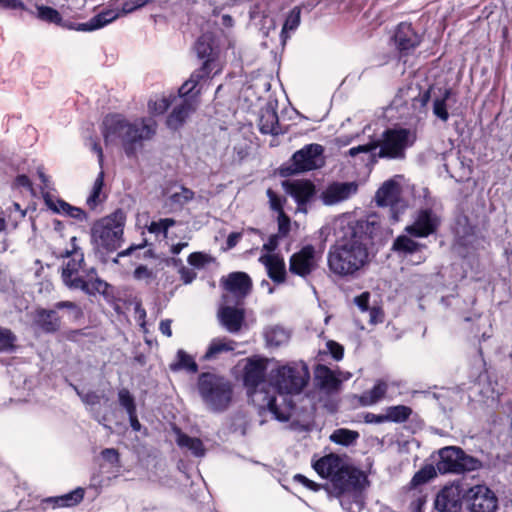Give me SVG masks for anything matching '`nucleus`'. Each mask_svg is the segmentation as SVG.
Returning <instances> with one entry per match:
<instances>
[{
    "instance_id": "nucleus-11",
    "label": "nucleus",
    "mask_w": 512,
    "mask_h": 512,
    "mask_svg": "<svg viewBox=\"0 0 512 512\" xmlns=\"http://www.w3.org/2000/svg\"><path fill=\"white\" fill-rule=\"evenodd\" d=\"M151 0H127L124 2L122 8L118 9H107L102 11L101 13L92 17L88 22L79 23L77 25H71L70 29H75L77 31L90 32L112 23L114 20L119 18L122 15H126L131 13L146 4H148Z\"/></svg>"
},
{
    "instance_id": "nucleus-28",
    "label": "nucleus",
    "mask_w": 512,
    "mask_h": 512,
    "mask_svg": "<svg viewBox=\"0 0 512 512\" xmlns=\"http://www.w3.org/2000/svg\"><path fill=\"white\" fill-rule=\"evenodd\" d=\"M264 337L267 345L279 347L288 343L290 339V332L282 326L270 325L265 328Z\"/></svg>"
},
{
    "instance_id": "nucleus-3",
    "label": "nucleus",
    "mask_w": 512,
    "mask_h": 512,
    "mask_svg": "<svg viewBox=\"0 0 512 512\" xmlns=\"http://www.w3.org/2000/svg\"><path fill=\"white\" fill-rule=\"evenodd\" d=\"M267 364L268 361L264 358L246 359L243 379L248 395L259 409L269 410L279 421H289L294 408L291 403L287 404L284 409L278 407L277 398L271 394L269 380L265 379Z\"/></svg>"
},
{
    "instance_id": "nucleus-27",
    "label": "nucleus",
    "mask_w": 512,
    "mask_h": 512,
    "mask_svg": "<svg viewBox=\"0 0 512 512\" xmlns=\"http://www.w3.org/2000/svg\"><path fill=\"white\" fill-rule=\"evenodd\" d=\"M175 434V441L180 448L190 451L196 457H203L205 455V448L199 438L190 437L179 429H175Z\"/></svg>"
},
{
    "instance_id": "nucleus-6",
    "label": "nucleus",
    "mask_w": 512,
    "mask_h": 512,
    "mask_svg": "<svg viewBox=\"0 0 512 512\" xmlns=\"http://www.w3.org/2000/svg\"><path fill=\"white\" fill-rule=\"evenodd\" d=\"M124 215L115 212L95 221L90 228V243L95 253L102 256L115 251L121 245Z\"/></svg>"
},
{
    "instance_id": "nucleus-31",
    "label": "nucleus",
    "mask_w": 512,
    "mask_h": 512,
    "mask_svg": "<svg viewBox=\"0 0 512 512\" xmlns=\"http://www.w3.org/2000/svg\"><path fill=\"white\" fill-rule=\"evenodd\" d=\"M206 75H208V72L202 70H198L192 73L190 78L179 88V95L176 99L182 100L184 98L193 97L194 100H197L199 90L195 92L194 90L196 89L199 81Z\"/></svg>"
},
{
    "instance_id": "nucleus-12",
    "label": "nucleus",
    "mask_w": 512,
    "mask_h": 512,
    "mask_svg": "<svg viewBox=\"0 0 512 512\" xmlns=\"http://www.w3.org/2000/svg\"><path fill=\"white\" fill-rule=\"evenodd\" d=\"M324 148L320 144L305 145L296 151L291 158L290 173H302L318 169L324 165Z\"/></svg>"
},
{
    "instance_id": "nucleus-44",
    "label": "nucleus",
    "mask_w": 512,
    "mask_h": 512,
    "mask_svg": "<svg viewBox=\"0 0 512 512\" xmlns=\"http://www.w3.org/2000/svg\"><path fill=\"white\" fill-rule=\"evenodd\" d=\"M83 497L84 490L82 488H77L70 493L54 498V502L59 507H71L80 503Z\"/></svg>"
},
{
    "instance_id": "nucleus-18",
    "label": "nucleus",
    "mask_w": 512,
    "mask_h": 512,
    "mask_svg": "<svg viewBox=\"0 0 512 512\" xmlns=\"http://www.w3.org/2000/svg\"><path fill=\"white\" fill-rule=\"evenodd\" d=\"M345 157L354 166H373L380 159L377 155V143L374 140L350 148L345 153Z\"/></svg>"
},
{
    "instance_id": "nucleus-36",
    "label": "nucleus",
    "mask_w": 512,
    "mask_h": 512,
    "mask_svg": "<svg viewBox=\"0 0 512 512\" xmlns=\"http://www.w3.org/2000/svg\"><path fill=\"white\" fill-rule=\"evenodd\" d=\"M424 246L417 243L407 235L398 236L393 243V250L403 255H412L420 251Z\"/></svg>"
},
{
    "instance_id": "nucleus-32",
    "label": "nucleus",
    "mask_w": 512,
    "mask_h": 512,
    "mask_svg": "<svg viewBox=\"0 0 512 512\" xmlns=\"http://www.w3.org/2000/svg\"><path fill=\"white\" fill-rule=\"evenodd\" d=\"M259 129L263 134H278V115L271 108L263 109L259 119Z\"/></svg>"
},
{
    "instance_id": "nucleus-63",
    "label": "nucleus",
    "mask_w": 512,
    "mask_h": 512,
    "mask_svg": "<svg viewBox=\"0 0 512 512\" xmlns=\"http://www.w3.org/2000/svg\"><path fill=\"white\" fill-rule=\"evenodd\" d=\"M134 311H135L136 320L140 323V325L142 327H144V325H145V318H146V311L142 307L141 303H136L135 304Z\"/></svg>"
},
{
    "instance_id": "nucleus-30",
    "label": "nucleus",
    "mask_w": 512,
    "mask_h": 512,
    "mask_svg": "<svg viewBox=\"0 0 512 512\" xmlns=\"http://www.w3.org/2000/svg\"><path fill=\"white\" fill-rule=\"evenodd\" d=\"M34 319L35 323L46 332H54L59 328V319L54 310L39 309Z\"/></svg>"
},
{
    "instance_id": "nucleus-57",
    "label": "nucleus",
    "mask_w": 512,
    "mask_h": 512,
    "mask_svg": "<svg viewBox=\"0 0 512 512\" xmlns=\"http://www.w3.org/2000/svg\"><path fill=\"white\" fill-rule=\"evenodd\" d=\"M267 196L269 198V203H270V206L271 208L280 213V211H283V208H282V200L280 197H278L274 191H272L271 189H268L267 190Z\"/></svg>"
},
{
    "instance_id": "nucleus-41",
    "label": "nucleus",
    "mask_w": 512,
    "mask_h": 512,
    "mask_svg": "<svg viewBox=\"0 0 512 512\" xmlns=\"http://www.w3.org/2000/svg\"><path fill=\"white\" fill-rule=\"evenodd\" d=\"M194 197L193 191L190 189L181 187L179 191L174 192L169 196L167 199V205L171 209H179L186 203H188L190 200H192Z\"/></svg>"
},
{
    "instance_id": "nucleus-55",
    "label": "nucleus",
    "mask_w": 512,
    "mask_h": 512,
    "mask_svg": "<svg viewBox=\"0 0 512 512\" xmlns=\"http://www.w3.org/2000/svg\"><path fill=\"white\" fill-rule=\"evenodd\" d=\"M76 391L86 405L94 406L100 403L101 396L99 394L95 392H88L83 394L77 389Z\"/></svg>"
},
{
    "instance_id": "nucleus-23",
    "label": "nucleus",
    "mask_w": 512,
    "mask_h": 512,
    "mask_svg": "<svg viewBox=\"0 0 512 512\" xmlns=\"http://www.w3.org/2000/svg\"><path fill=\"white\" fill-rule=\"evenodd\" d=\"M395 44L401 52L408 53L415 49L420 43L419 35L412 29L408 23L398 25L394 35Z\"/></svg>"
},
{
    "instance_id": "nucleus-59",
    "label": "nucleus",
    "mask_w": 512,
    "mask_h": 512,
    "mask_svg": "<svg viewBox=\"0 0 512 512\" xmlns=\"http://www.w3.org/2000/svg\"><path fill=\"white\" fill-rule=\"evenodd\" d=\"M294 480L298 483H301L303 484L305 487L311 489V490H314V491H317L319 489V485L316 484L315 482L309 480L307 477H305L304 475H301V474H296L294 476Z\"/></svg>"
},
{
    "instance_id": "nucleus-46",
    "label": "nucleus",
    "mask_w": 512,
    "mask_h": 512,
    "mask_svg": "<svg viewBox=\"0 0 512 512\" xmlns=\"http://www.w3.org/2000/svg\"><path fill=\"white\" fill-rule=\"evenodd\" d=\"M36 10L37 17L40 20L55 24H61L62 17L56 9L49 6L37 5Z\"/></svg>"
},
{
    "instance_id": "nucleus-43",
    "label": "nucleus",
    "mask_w": 512,
    "mask_h": 512,
    "mask_svg": "<svg viewBox=\"0 0 512 512\" xmlns=\"http://www.w3.org/2000/svg\"><path fill=\"white\" fill-rule=\"evenodd\" d=\"M359 437V433L357 431L340 428L336 429L331 435L330 440L334 443L349 446L356 441Z\"/></svg>"
},
{
    "instance_id": "nucleus-50",
    "label": "nucleus",
    "mask_w": 512,
    "mask_h": 512,
    "mask_svg": "<svg viewBox=\"0 0 512 512\" xmlns=\"http://www.w3.org/2000/svg\"><path fill=\"white\" fill-rule=\"evenodd\" d=\"M118 398L119 403L125 408L127 414H132V412L136 411L134 398L127 389H121L118 392Z\"/></svg>"
},
{
    "instance_id": "nucleus-35",
    "label": "nucleus",
    "mask_w": 512,
    "mask_h": 512,
    "mask_svg": "<svg viewBox=\"0 0 512 512\" xmlns=\"http://www.w3.org/2000/svg\"><path fill=\"white\" fill-rule=\"evenodd\" d=\"M195 50H196V53L199 56V58H201V59L206 58V61L204 62L203 67L200 70L209 73V70L212 69V67L213 68L216 67L215 60L211 57L212 53H213V49L210 45L208 38H206V37L199 38L195 45Z\"/></svg>"
},
{
    "instance_id": "nucleus-2",
    "label": "nucleus",
    "mask_w": 512,
    "mask_h": 512,
    "mask_svg": "<svg viewBox=\"0 0 512 512\" xmlns=\"http://www.w3.org/2000/svg\"><path fill=\"white\" fill-rule=\"evenodd\" d=\"M102 133L107 146L119 145L128 157H135L155 135L156 123L151 118L110 114L103 120Z\"/></svg>"
},
{
    "instance_id": "nucleus-33",
    "label": "nucleus",
    "mask_w": 512,
    "mask_h": 512,
    "mask_svg": "<svg viewBox=\"0 0 512 512\" xmlns=\"http://www.w3.org/2000/svg\"><path fill=\"white\" fill-rule=\"evenodd\" d=\"M48 205L55 212L65 214L79 221H86L88 218L84 210L79 207L71 206L63 200L48 201Z\"/></svg>"
},
{
    "instance_id": "nucleus-49",
    "label": "nucleus",
    "mask_w": 512,
    "mask_h": 512,
    "mask_svg": "<svg viewBox=\"0 0 512 512\" xmlns=\"http://www.w3.org/2000/svg\"><path fill=\"white\" fill-rule=\"evenodd\" d=\"M169 104L170 103L166 97H157L149 101L148 109L151 114L160 115L168 109Z\"/></svg>"
},
{
    "instance_id": "nucleus-42",
    "label": "nucleus",
    "mask_w": 512,
    "mask_h": 512,
    "mask_svg": "<svg viewBox=\"0 0 512 512\" xmlns=\"http://www.w3.org/2000/svg\"><path fill=\"white\" fill-rule=\"evenodd\" d=\"M450 94V89H444L442 94L433 101V114L443 122L449 119L446 101L449 99Z\"/></svg>"
},
{
    "instance_id": "nucleus-7",
    "label": "nucleus",
    "mask_w": 512,
    "mask_h": 512,
    "mask_svg": "<svg viewBox=\"0 0 512 512\" xmlns=\"http://www.w3.org/2000/svg\"><path fill=\"white\" fill-rule=\"evenodd\" d=\"M198 390L205 405L212 411L225 410L232 400V386L223 377L203 373L198 379Z\"/></svg>"
},
{
    "instance_id": "nucleus-19",
    "label": "nucleus",
    "mask_w": 512,
    "mask_h": 512,
    "mask_svg": "<svg viewBox=\"0 0 512 512\" xmlns=\"http://www.w3.org/2000/svg\"><path fill=\"white\" fill-rule=\"evenodd\" d=\"M357 190L356 182H334L323 190L321 199L325 205H334L349 199Z\"/></svg>"
},
{
    "instance_id": "nucleus-14",
    "label": "nucleus",
    "mask_w": 512,
    "mask_h": 512,
    "mask_svg": "<svg viewBox=\"0 0 512 512\" xmlns=\"http://www.w3.org/2000/svg\"><path fill=\"white\" fill-rule=\"evenodd\" d=\"M464 500L468 503L471 512H495L497 508V498L484 485H476L468 489L464 493Z\"/></svg>"
},
{
    "instance_id": "nucleus-4",
    "label": "nucleus",
    "mask_w": 512,
    "mask_h": 512,
    "mask_svg": "<svg viewBox=\"0 0 512 512\" xmlns=\"http://www.w3.org/2000/svg\"><path fill=\"white\" fill-rule=\"evenodd\" d=\"M71 249L62 254L68 260L62 265L61 278L65 286L73 290H81L88 295L106 294L108 283L100 279L93 268L86 269L84 254L77 245V237L70 240Z\"/></svg>"
},
{
    "instance_id": "nucleus-25",
    "label": "nucleus",
    "mask_w": 512,
    "mask_h": 512,
    "mask_svg": "<svg viewBox=\"0 0 512 512\" xmlns=\"http://www.w3.org/2000/svg\"><path fill=\"white\" fill-rule=\"evenodd\" d=\"M286 191L291 194L299 204L306 203L314 194V185L307 180H297L285 183Z\"/></svg>"
},
{
    "instance_id": "nucleus-54",
    "label": "nucleus",
    "mask_w": 512,
    "mask_h": 512,
    "mask_svg": "<svg viewBox=\"0 0 512 512\" xmlns=\"http://www.w3.org/2000/svg\"><path fill=\"white\" fill-rule=\"evenodd\" d=\"M133 276L136 280L148 283L152 279L153 274L146 266L141 265L135 269Z\"/></svg>"
},
{
    "instance_id": "nucleus-8",
    "label": "nucleus",
    "mask_w": 512,
    "mask_h": 512,
    "mask_svg": "<svg viewBox=\"0 0 512 512\" xmlns=\"http://www.w3.org/2000/svg\"><path fill=\"white\" fill-rule=\"evenodd\" d=\"M373 140L377 143L379 158L403 159L406 149L415 142L416 134L410 129L394 128L385 130L380 138Z\"/></svg>"
},
{
    "instance_id": "nucleus-52",
    "label": "nucleus",
    "mask_w": 512,
    "mask_h": 512,
    "mask_svg": "<svg viewBox=\"0 0 512 512\" xmlns=\"http://www.w3.org/2000/svg\"><path fill=\"white\" fill-rule=\"evenodd\" d=\"M430 99V91H424L423 93H419L418 96L413 98V106L415 109L418 110V113L424 112V108L426 107L427 103Z\"/></svg>"
},
{
    "instance_id": "nucleus-60",
    "label": "nucleus",
    "mask_w": 512,
    "mask_h": 512,
    "mask_svg": "<svg viewBox=\"0 0 512 512\" xmlns=\"http://www.w3.org/2000/svg\"><path fill=\"white\" fill-rule=\"evenodd\" d=\"M364 420L366 423H374V424H381L384 422H387L386 415L385 414H374V413H367L364 416Z\"/></svg>"
},
{
    "instance_id": "nucleus-13",
    "label": "nucleus",
    "mask_w": 512,
    "mask_h": 512,
    "mask_svg": "<svg viewBox=\"0 0 512 512\" xmlns=\"http://www.w3.org/2000/svg\"><path fill=\"white\" fill-rule=\"evenodd\" d=\"M401 186L396 179L385 181L378 189L375 200L379 206H389L391 217L398 221L399 215L406 209L407 205L400 199Z\"/></svg>"
},
{
    "instance_id": "nucleus-53",
    "label": "nucleus",
    "mask_w": 512,
    "mask_h": 512,
    "mask_svg": "<svg viewBox=\"0 0 512 512\" xmlns=\"http://www.w3.org/2000/svg\"><path fill=\"white\" fill-rule=\"evenodd\" d=\"M208 256L206 254H203L201 252H194L189 255L188 257V263L195 267H202L205 265V263L208 262Z\"/></svg>"
},
{
    "instance_id": "nucleus-51",
    "label": "nucleus",
    "mask_w": 512,
    "mask_h": 512,
    "mask_svg": "<svg viewBox=\"0 0 512 512\" xmlns=\"http://www.w3.org/2000/svg\"><path fill=\"white\" fill-rule=\"evenodd\" d=\"M55 307L57 309H67L69 312V315L73 317L74 319H78L82 317L83 313L81 308L72 301H61L56 303Z\"/></svg>"
},
{
    "instance_id": "nucleus-39",
    "label": "nucleus",
    "mask_w": 512,
    "mask_h": 512,
    "mask_svg": "<svg viewBox=\"0 0 512 512\" xmlns=\"http://www.w3.org/2000/svg\"><path fill=\"white\" fill-rule=\"evenodd\" d=\"M104 186V173L101 171L96 177L90 195L88 196L86 203L90 208H95L98 204L102 203L106 197L103 192Z\"/></svg>"
},
{
    "instance_id": "nucleus-56",
    "label": "nucleus",
    "mask_w": 512,
    "mask_h": 512,
    "mask_svg": "<svg viewBox=\"0 0 512 512\" xmlns=\"http://www.w3.org/2000/svg\"><path fill=\"white\" fill-rule=\"evenodd\" d=\"M277 220H278L279 233L282 236L287 235V233L289 232V227H290V219H289V217L286 216L283 211H280V213H278V219Z\"/></svg>"
},
{
    "instance_id": "nucleus-45",
    "label": "nucleus",
    "mask_w": 512,
    "mask_h": 512,
    "mask_svg": "<svg viewBox=\"0 0 512 512\" xmlns=\"http://www.w3.org/2000/svg\"><path fill=\"white\" fill-rule=\"evenodd\" d=\"M412 410L405 405L391 406L386 409L387 422H404L411 415Z\"/></svg>"
},
{
    "instance_id": "nucleus-5",
    "label": "nucleus",
    "mask_w": 512,
    "mask_h": 512,
    "mask_svg": "<svg viewBox=\"0 0 512 512\" xmlns=\"http://www.w3.org/2000/svg\"><path fill=\"white\" fill-rule=\"evenodd\" d=\"M309 379L307 367L302 363L283 365L270 371L269 384L271 394L277 398V405L280 409L291 403L294 408L290 420L297 415V409L292 397L301 393Z\"/></svg>"
},
{
    "instance_id": "nucleus-64",
    "label": "nucleus",
    "mask_w": 512,
    "mask_h": 512,
    "mask_svg": "<svg viewBox=\"0 0 512 512\" xmlns=\"http://www.w3.org/2000/svg\"><path fill=\"white\" fill-rule=\"evenodd\" d=\"M277 245H278V236L272 235L269 238V241L263 245V249L268 252L267 254H272L271 252L276 249Z\"/></svg>"
},
{
    "instance_id": "nucleus-17",
    "label": "nucleus",
    "mask_w": 512,
    "mask_h": 512,
    "mask_svg": "<svg viewBox=\"0 0 512 512\" xmlns=\"http://www.w3.org/2000/svg\"><path fill=\"white\" fill-rule=\"evenodd\" d=\"M462 500H464V494L461 487L452 484L439 491L434 506L440 512H457Z\"/></svg>"
},
{
    "instance_id": "nucleus-40",
    "label": "nucleus",
    "mask_w": 512,
    "mask_h": 512,
    "mask_svg": "<svg viewBox=\"0 0 512 512\" xmlns=\"http://www.w3.org/2000/svg\"><path fill=\"white\" fill-rule=\"evenodd\" d=\"M301 10L298 7H294L286 17L284 25L281 31V37L283 42L289 38V34L297 29L300 24Z\"/></svg>"
},
{
    "instance_id": "nucleus-20",
    "label": "nucleus",
    "mask_w": 512,
    "mask_h": 512,
    "mask_svg": "<svg viewBox=\"0 0 512 512\" xmlns=\"http://www.w3.org/2000/svg\"><path fill=\"white\" fill-rule=\"evenodd\" d=\"M198 105V101L193 97L184 98L182 100L176 99L175 106L167 118V126L170 129H179L186 119L193 113Z\"/></svg>"
},
{
    "instance_id": "nucleus-58",
    "label": "nucleus",
    "mask_w": 512,
    "mask_h": 512,
    "mask_svg": "<svg viewBox=\"0 0 512 512\" xmlns=\"http://www.w3.org/2000/svg\"><path fill=\"white\" fill-rule=\"evenodd\" d=\"M327 348L334 359H336V360L342 359L344 349L340 344H338L334 341H328Z\"/></svg>"
},
{
    "instance_id": "nucleus-15",
    "label": "nucleus",
    "mask_w": 512,
    "mask_h": 512,
    "mask_svg": "<svg viewBox=\"0 0 512 512\" xmlns=\"http://www.w3.org/2000/svg\"><path fill=\"white\" fill-rule=\"evenodd\" d=\"M318 266V256L315 248L311 245L303 247L300 251L290 257L289 270L291 273L306 277Z\"/></svg>"
},
{
    "instance_id": "nucleus-1",
    "label": "nucleus",
    "mask_w": 512,
    "mask_h": 512,
    "mask_svg": "<svg viewBox=\"0 0 512 512\" xmlns=\"http://www.w3.org/2000/svg\"><path fill=\"white\" fill-rule=\"evenodd\" d=\"M379 224L375 216L357 225H347L328 253L330 270L340 276L352 275L368 262L367 242L377 233Z\"/></svg>"
},
{
    "instance_id": "nucleus-21",
    "label": "nucleus",
    "mask_w": 512,
    "mask_h": 512,
    "mask_svg": "<svg viewBox=\"0 0 512 512\" xmlns=\"http://www.w3.org/2000/svg\"><path fill=\"white\" fill-rule=\"evenodd\" d=\"M349 484L347 489H336L331 493L339 498L342 508L347 512H360L363 508L361 493L356 488L354 479Z\"/></svg>"
},
{
    "instance_id": "nucleus-38",
    "label": "nucleus",
    "mask_w": 512,
    "mask_h": 512,
    "mask_svg": "<svg viewBox=\"0 0 512 512\" xmlns=\"http://www.w3.org/2000/svg\"><path fill=\"white\" fill-rule=\"evenodd\" d=\"M388 385L385 381H378L374 387L362 394L360 400L365 406H370L380 401L387 392Z\"/></svg>"
},
{
    "instance_id": "nucleus-10",
    "label": "nucleus",
    "mask_w": 512,
    "mask_h": 512,
    "mask_svg": "<svg viewBox=\"0 0 512 512\" xmlns=\"http://www.w3.org/2000/svg\"><path fill=\"white\" fill-rule=\"evenodd\" d=\"M439 461L436 464L441 474H460L478 470L481 462L472 456L467 455L461 448L447 446L439 450Z\"/></svg>"
},
{
    "instance_id": "nucleus-16",
    "label": "nucleus",
    "mask_w": 512,
    "mask_h": 512,
    "mask_svg": "<svg viewBox=\"0 0 512 512\" xmlns=\"http://www.w3.org/2000/svg\"><path fill=\"white\" fill-rule=\"evenodd\" d=\"M439 223V217L431 209H421L416 213L413 223L408 225L405 231L415 237L423 238L433 234Z\"/></svg>"
},
{
    "instance_id": "nucleus-26",
    "label": "nucleus",
    "mask_w": 512,
    "mask_h": 512,
    "mask_svg": "<svg viewBox=\"0 0 512 512\" xmlns=\"http://www.w3.org/2000/svg\"><path fill=\"white\" fill-rule=\"evenodd\" d=\"M219 317L223 326L229 332L234 333L240 330L244 319V313L241 309L226 306L221 308L219 311Z\"/></svg>"
},
{
    "instance_id": "nucleus-62",
    "label": "nucleus",
    "mask_w": 512,
    "mask_h": 512,
    "mask_svg": "<svg viewBox=\"0 0 512 512\" xmlns=\"http://www.w3.org/2000/svg\"><path fill=\"white\" fill-rule=\"evenodd\" d=\"M369 293L364 292L361 295L357 296L355 298V304L362 310L366 311L368 309V302H369Z\"/></svg>"
},
{
    "instance_id": "nucleus-22",
    "label": "nucleus",
    "mask_w": 512,
    "mask_h": 512,
    "mask_svg": "<svg viewBox=\"0 0 512 512\" xmlns=\"http://www.w3.org/2000/svg\"><path fill=\"white\" fill-rule=\"evenodd\" d=\"M222 283L224 288L237 298H244L252 286L250 277L244 272L230 273L226 278L222 279Z\"/></svg>"
},
{
    "instance_id": "nucleus-48",
    "label": "nucleus",
    "mask_w": 512,
    "mask_h": 512,
    "mask_svg": "<svg viewBox=\"0 0 512 512\" xmlns=\"http://www.w3.org/2000/svg\"><path fill=\"white\" fill-rule=\"evenodd\" d=\"M16 340L17 337L11 330L0 327V351H12Z\"/></svg>"
},
{
    "instance_id": "nucleus-34",
    "label": "nucleus",
    "mask_w": 512,
    "mask_h": 512,
    "mask_svg": "<svg viewBox=\"0 0 512 512\" xmlns=\"http://www.w3.org/2000/svg\"><path fill=\"white\" fill-rule=\"evenodd\" d=\"M234 345V341L225 338H215L210 342L203 359L214 360L218 358L220 354L234 350Z\"/></svg>"
},
{
    "instance_id": "nucleus-24",
    "label": "nucleus",
    "mask_w": 512,
    "mask_h": 512,
    "mask_svg": "<svg viewBox=\"0 0 512 512\" xmlns=\"http://www.w3.org/2000/svg\"><path fill=\"white\" fill-rule=\"evenodd\" d=\"M259 261L266 267L269 277L277 283H282L286 277L285 262L276 254H265Z\"/></svg>"
},
{
    "instance_id": "nucleus-61",
    "label": "nucleus",
    "mask_w": 512,
    "mask_h": 512,
    "mask_svg": "<svg viewBox=\"0 0 512 512\" xmlns=\"http://www.w3.org/2000/svg\"><path fill=\"white\" fill-rule=\"evenodd\" d=\"M101 455L102 457L110 462V463H115L118 461V458H119V454L117 452V450L113 449V448H106L104 449L102 452H101Z\"/></svg>"
},
{
    "instance_id": "nucleus-29",
    "label": "nucleus",
    "mask_w": 512,
    "mask_h": 512,
    "mask_svg": "<svg viewBox=\"0 0 512 512\" xmlns=\"http://www.w3.org/2000/svg\"><path fill=\"white\" fill-rule=\"evenodd\" d=\"M315 380L318 385L327 391L337 390L340 381L326 366L318 365L315 369Z\"/></svg>"
},
{
    "instance_id": "nucleus-37",
    "label": "nucleus",
    "mask_w": 512,
    "mask_h": 512,
    "mask_svg": "<svg viewBox=\"0 0 512 512\" xmlns=\"http://www.w3.org/2000/svg\"><path fill=\"white\" fill-rule=\"evenodd\" d=\"M169 367L172 371L186 370L191 373H196L198 370L194 359L182 349L178 350L175 361Z\"/></svg>"
},
{
    "instance_id": "nucleus-9",
    "label": "nucleus",
    "mask_w": 512,
    "mask_h": 512,
    "mask_svg": "<svg viewBox=\"0 0 512 512\" xmlns=\"http://www.w3.org/2000/svg\"><path fill=\"white\" fill-rule=\"evenodd\" d=\"M315 471L323 478L330 479V492L336 489H347L352 479L353 472L346 466L343 460L334 454L326 455L313 465Z\"/></svg>"
},
{
    "instance_id": "nucleus-47",
    "label": "nucleus",
    "mask_w": 512,
    "mask_h": 512,
    "mask_svg": "<svg viewBox=\"0 0 512 512\" xmlns=\"http://www.w3.org/2000/svg\"><path fill=\"white\" fill-rule=\"evenodd\" d=\"M436 469L432 465H426L420 469L412 478L411 484L418 486L424 484L436 476Z\"/></svg>"
}]
</instances>
